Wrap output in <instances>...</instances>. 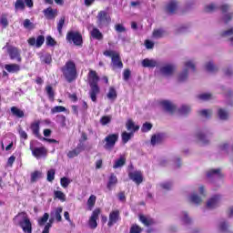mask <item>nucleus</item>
<instances>
[{"mask_svg":"<svg viewBox=\"0 0 233 233\" xmlns=\"http://www.w3.org/2000/svg\"><path fill=\"white\" fill-rule=\"evenodd\" d=\"M89 96L91 100L96 103L97 101V94H99V86H97V83H99V76H97V73L94 70L89 71Z\"/></svg>","mask_w":233,"mask_h":233,"instance_id":"obj_1","label":"nucleus"},{"mask_svg":"<svg viewBox=\"0 0 233 233\" xmlns=\"http://www.w3.org/2000/svg\"><path fill=\"white\" fill-rule=\"evenodd\" d=\"M61 71L67 83H72V81L77 79V68L76 67V63H74V61H67L61 68Z\"/></svg>","mask_w":233,"mask_h":233,"instance_id":"obj_2","label":"nucleus"},{"mask_svg":"<svg viewBox=\"0 0 233 233\" xmlns=\"http://www.w3.org/2000/svg\"><path fill=\"white\" fill-rule=\"evenodd\" d=\"M14 219L17 222L23 232L32 233V222L28 218V214L25 212L18 213Z\"/></svg>","mask_w":233,"mask_h":233,"instance_id":"obj_3","label":"nucleus"},{"mask_svg":"<svg viewBox=\"0 0 233 233\" xmlns=\"http://www.w3.org/2000/svg\"><path fill=\"white\" fill-rule=\"evenodd\" d=\"M110 23H112V17H110L108 12L104 10L98 12L96 15V25L98 28H105L106 26H108Z\"/></svg>","mask_w":233,"mask_h":233,"instance_id":"obj_4","label":"nucleus"},{"mask_svg":"<svg viewBox=\"0 0 233 233\" xmlns=\"http://www.w3.org/2000/svg\"><path fill=\"white\" fill-rule=\"evenodd\" d=\"M119 140V134L107 135L103 140L105 150H112L116 147V143Z\"/></svg>","mask_w":233,"mask_h":233,"instance_id":"obj_5","label":"nucleus"},{"mask_svg":"<svg viewBox=\"0 0 233 233\" xmlns=\"http://www.w3.org/2000/svg\"><path fill=\"white\" fill-rule=\"evenodd\" d=\"M66 40L68 43L76 45V46H81L83 45V35L77 31H69L66 34Z\"/></svg>","mask_w":233,"mask_h":233,"instance_id":"obj_6","label":"nucleus"},{"mask_svg":"<svg viewBox=\"0 0 233 233\" xmlns=\"http://www.w3.org/2000/svg\"><path fill=\"white\" fill-rule=\"evenodd\" d=\"M176 73V65L174 64H165L160 66L159 74L163 76V77H172Z\"/></svg>","mask_w":233,"mask_h":233,"instance_id":"obj_7","label":"nucleus"},{"mask_svg":"<svg viewBox=\"0 0 233 233\" xmlns=\"http://www.w3.org/2000/svg\"><path fill=\"white\" fill-rule=\"evenodd\" d=\"M4 48L7 49V54L9 55L10 59L17 61V63H21V51L13 46L6 45Z\"/></svg>","mask_w":233,"mask_h":233,"instance_id":"obj_8","label":"nucleus"},{"mask_svg":"<svg viewBox=\"0 0 233 233\" xmlns=\"http://www.w3.org/2000/svg\"><path fill=\"white\" fill-rule=\"evenodd\" d=\"M220 203L221 195H214L207 200L206 208H208V210H214L219 207Z\"/></svg>","mask_w":233,"mask_h":233,"instance_id":"obj_9","label":"nucleus"},{"mask_svg":"<svg viewBox=\"0 0 233 233\" xmlns=\"http://www.w3.org/2000/svg\"><path fill=\"white\" fill-rule=\"evenodd\" d=\"M29 149L32 152V155L34 156V157H36L37 159H41V157H46V148L45 147H34V144L30 143V147Z\"/></svg>","mask_w":233,"mask_h":233,"instance_id":"obj_10","label":"nucleus"},{"mask_svg":"<svg viewBox=\"0 0 233 233\" xmlns=\"http://www.w3.org/2000/svg\"><path fill=\"white\" fill-rule=\"evenodd\" d=\"M101 214V209H95L89 218L88 226L89 228H97V220L99 219V215Z\"/></svg>","mask_w":233,"mask_h":233,"instance_id":"obj_11","label":"nucleus"},{"mask_svg":"<svg viewBox=\"0 0 233 233\" xmlns=\"http://www.w3.org/2000/svg\"><path fill=\"white\" fill-rule=\"evenodd\" d=\"M128 177L131 181H134L136 185H141L143 183V174L141 171H129Z\"/></svg>","mask_w":233,"mask_h":233,"instance_id":"obj_12","label":"nucleus"},{"mask_svg":"<svg viewBox=\"0 0 233 233\" xmlns=\"http://www.w3.org/2000/svg\"><path fill=\"white\" fill-rule=\"evenodd\" d=\"M177 8H179V2H177V0H170L166 5V12L172 15L173 14H176Z\"/></svg>","mask_w":233,"mask_h":233,"instance_id":"obj_13","label":"nucleus"},{"mask_svg":"<svg viewBox=\"0 0 233 233\" xmlns=\"http://www.w3.org/2000/svg\"><path fill=\"white\" fill-rule=\"evenodd\" d=\"M30 46H36V48H41L45 43V36L40 35L37 36L36 40L35 37H31L27 40Z\"/></svg>","mask_w":233,"mask_h":233,"instance_id":"obj_14","label":"nucleus"},{"mask_svg":"<svg viewBox=\"0 0 233 233\" xmlns=\"http://www.w3.org/2000/svg\"><path fill=\"white\" fill-rule=\"evenodd\" d=\"M160 105L168 114H174V112H176V106L168 100L161 101Z\"/></svg>","mask_w":233,"mask_h":233,"instance_id":"obj_15","label":"nucleus"},{"mask_svg":"<svg viewBox=\"0 0 233 233\" xmlns=\"http://www.w3.org/2000/svg\"><path fill=\"white\" fill-rule=\"evenodd\" d=\"M230 223L228 220L222 219L218 224V229L221 233H229L230 232Z\"/></svg>","mask_w":233,"mask_h":233,"instance_id":"obj_16","label":"nucleus"},{"mask_svg":"<svg viewBox=\"0 0 233 233\" xmlns=\"http://www.w3.org/2000/svg\"><path fill=\"white\" fill-rule=\"evenodd\" d=\"M43 12H44L45 17L48 20H52L55 17H57V10L53 9L52 7H48L45 9Z\"/></svg>","mask_w":233,"mask_h":233,"instance_id":"obj_17","label":"nucleus"},{"mask_svg":"<svg viewBox=\"0 0 233 233\" xmlns=\"http://www.w3.org/2000/svg\"><path fill=\"white\" fill-rule=\"evenodd\" d=\"M119 221V210L112 211L109 214V221L107 223L108 227H113L115 223H117Z\"/></svg>","mask_w":233,"mask_h":233,"instance_id":"obj_18","label":"nucleus"},{"mask_svg":"<svg viewBox=\"0 0 233 233\" xmlns=\"http://www.w3.org/2000/svg\"><path fill=\"white\" fill-rule=\"evenodd\" d=\"M81 152H83V144H78L75 149L67 153V157H69V159H73V157H77Z\"/></svg>","mask_w":233,"mask_h":233,"instance_id":"obj_19","label":"nucleus"},{"mask_svg":"<svg viewBox=\"0 0 233 233\" xmlns=\"http://www.w3.org/2000/svg\"><path fill=\"white\" fill-rule=\"evenodd\" d=\"M223 174L221 173V169L220 168H217V169H209L207 172V177L208 179H214L215 177H222Z\"/></svg>","mask_w":233,"mask_h":233,"instance_id":"obj_20","label":"nucleus"},{"mask_svg":"<svg viewBox=\"0 0 233 233\" xmlns=\"http://www.w3.org/2000/svg\"><path fill=\"white\" fill-rule=\"evenodd\" d=\"M218 9H219V5L216 3H210L204 6V12L206 14H212L214 12H218Z\"/></svg>","mask_w":233,"mask_h":233,"instance_id":"obj_21","label":"nucleus"},{"mask_svg":"<svg viewBox=\"0 0 233 233\" xmlns=\"http://www.w3.org/2000/svg\"><path fill=\"white\" fill-rule=\"evenodd\" d=\"M165 139V134L158 133L157 135L152 136L151 137V145L155 147V145H160V143H163V140Z\"/></svg>","mask_w":233,"mask_h":233,"instance_id":"obj_22","label":"nucleus"},{"mask_svg":"<svg viewBox=\"0 0 233 233\" xmlns=\"http://www.w3.org/2000/svg\"><path fill=\"white\" fill-rule=\"evenodd\" d=\"M62 212H63V208L59 207V208H56L54 211H51L50 216L51 218H54L55 219H56L58 223H60V221H63V218L61 217Z\"/></svg>","mask_w":233,"mask_h":233,"instance_id":"obj_23","label":"nucleus"},{"mask_svg":"<svg viewBox=\"0 0 233 233\" xmlns=\"http://www.w3.org/2000/svg\"><path fill=\"white\" fill-rule=\"evenodd\" d=\"M112 61V68H123V62H121V58L119 57V54L116 56H113L111 58Z\"/></svg>","mask_w":233,"mask_h":233,"instance_id":"obj_24","label":"nucleus"},{"mask_svg":"<svg viewBox=\"0 0 233 233\" xmlns=\"http://www.w3.org/2000/svg\"><path fill=\"white\" fill-rule=\"evenodd\" d=\"M218 117L220 121H228L229 114L228 111L225 108L218 109Z\"/></svg>","mask_w":233,"mask_h":233,"instance_id":"obj_25","label":"nucleus"},{"mask_svg":"<svg viewBox=\"0 0 233 233\" xmlns=\"http://www.w3.org/2000/svg\"><path fill=\"white\" fill-rule=\"evenodd\" d=\"M142 66H144V68H156L157 62L154 59L146 58L142 61Z\"/></svg>","mask_w":233,"mask_h":233,"instance_id":"obj_26","label":"nucleus"},{"mask_svg":"<svg viewBox=\"0 0 233 233\" xmlns=\"http://www.w3.org/2000/svg\"><path fill=\"white\" fill-rule=\"evenodd\" d=\"M126 128L128 130V132H137L139 130V126H136L134 121L132 119H128L126 123Z\"/></svg>","mask_w":233,"mask_h":233,"instance_id":"obj_27","label":"nucleus"},{"mask_svg":"<svg viewBox=\"0 0 233 233\" xmlns=\"http://www.w3.org/2000/svg\"><path fill=\"white\" fill-rule=\"evenodd\" d=\"M188 79V69L184 68L180 73L177 75V82L178 83H185Z\"/></svg>","mask_w":233,"mask_h":233,"instance_id":"obj_28","label":"nucleus"},{"mask_svg":"<svg viewBox=\"0 0 233 233\" xmlns=\"http://www.w3.org/2000/svg\"><path fill=\"white\" fill-rule=\"evenodd\" d=\"M205 68H206L207 72H209L210 74H216V72H218V70H219L218 66H215L214 62H212V61L206 63Z\"/></svg>","mask_w":233,"mask_h":233,"instance_id":"obj_29","label":"nucleus"},{"mask_svg":"<svg viewBox=\"0 0 233 233\" xmlns=\"http://www.w3.org/2000/svg\"><path fill=\"white\" fill-rule=\"evenodd\" d=\"M189 201L197 206L201 205V203H203V199L201 198V197H199L196 193H193L189 196Z\"/></svg>","mask_w":233,"mask_h":233,"instance_id":"obj_30","label":"nucleus"},{"mask_svg":"<svg viewBox=\"0 0 233 233\" xmlns=\"http://www.w3.org/2000/svg\"><path fill=\"white\" fill-rule=\"evenodd\" d=\"M197 97L199 101H211V99H214V95L211 93H202L198 95Z\"/></svg>","mask_w":233,"mask_h":233,"instance_id":"obj_31","label":"nucleus"},{"mask_svg":"<svg viewBox=\"0 0 233 233\" xmlns=\"http://www.w3.org/2000/svg\"><path fill=\"white\" fill-rule=\"evenodd\" d=\"M91 36L93 39H96L97 41H102L103 39V33L99 31L96 27H94L93 30L91 31Z\"/></svg>","mask_w":233,"mask_h":233,"instance_id":"obj_32","label":"nucleus"},{"mask_svg":"<svg viewBox=\"0 0 233 233\" xmlns=\"http://www.w3.org/2000/svg\"><path fill=\"white\" fill-rule=\"evenodd\" d=\"M167 32L164 29H155L152 34L153 39H161V37H165Z\"/></svg>","mask_w":233,"mask_h":233,"instance_id":"obj_33","label":"nucleus"},{"mask_svg":"<svg viewBox=\"0 0 233 233\" xmlns=\"http://www.w3.org/2000/svg\"><path fill=\"white\" fill-rule=\"evenodd\" d=\"M116 185H117V177H116L114 174H111L107 182L108 190H112V187H116Z\"/></svg>","mask_w":233,"mask_h":233,"instance_id":"obj_34","label":"nucleus"},{"mask_svg":"<svg viewBox=\"0 0 233 233\" xmlns=\"http://www.w3.org/2000/svg\"><path fill=\"white\" fill-rule=\"evenodd\" d=\"M198 115L205 119H210V117H212V109L198 110Z\"/></svg>","mask_w":233,"mask_h":233,"instance_id":"obj_35","label":"nucleus"},{"mask_svg":"<svg viewBox=\"0 0 233 233\" xmlns=\"http://www.w3.org/2000/svg\"><path fill=\"white\" fill-rule=\"evenodd\" d=\"M11 113L15 117H18V118L25 117V112L23 110L19 109L16 106H12L11 107Z\"/></svg>","mask_w":233,"mask_h":233,"instance_id":"obj_36","label":"nucleus"},{"mask_svg":"<svg viewBox=\"0 0 233 233\" xmlns=\"http://www.w3.org/2000/svg\"><path fill=\"white\" fill-rule=\"evenodd\" d=\"M5 70L11 73L19 72V70H21V67L17 64H10L5 65Z\"/></svg>","mask_w":233,"mask_h":233,"instance_id":"obj_37","label":"nucleus"},{"mask_svg":"<svg viewBox=\"0 0 233 233\" xmlns=\"http://www.w3.org/2000/svg\"><path fill=\"white\" fill-rule=\"evenodd\" d=\"M181 221L184 223V225H191L192 218L188 216L187 211L182 212Z\"/></svg>","mask_w":233,"mask_h":233,"instance_id":"obj_38","label":"nucleus"},{"mask_svg":"<svg viewBox=\"0 0 233 233\" xmlns=\"http://www.w3.org/2000/svg\"><path fill=\"white\" fill-rule=\"evenodd\" d=\"M197 138L198 139V141H200V143H202V145H208V139L207 138V136H205V134L201 131H198L197 133Z\"/></svg>","mask_w":233,"mask_h":233,"instance_id":"obj_39","label":"nucleus"},{"mask_svg":"<svg viewBox=\"0 0 233 233\" xmlns=\"http://www.w3.org/2000/svg\"><path fill=\"white\" fill-rule=\"evenodd\" d=\"M125 163H127V158H125L124 157H120L115 161L113 168H121V167H124Z\"/></svg>","mask_w":233,"mask_h":233,"instance_id":"obj_40","label":"nucleus"},{"mask_svg":"<svg viewBox=\"0 0 233 233\" xmlns=\"http://www.w3.org/2000/svg\"><path fill=\"white\" fill-rule=\"evenodd\" d=\"M40 60L42 63H46V65H50L52 63V55L46 53L40 56Z\"/></svg>","mask_w":233,"mask_h":233,"instance_id":"obj_41","label":"nucleus"},{"mask_svg":"<svg viewBox=\"0 0 233 233\" xmlns=\"http://www.w3.org/2000/svg\"><path fill=\"white\" fill-rule=\"evenodd\" d=\"M192 108L190 107V106H181V107L178 109L179 114H181V116H188V113L191 112Z\"/></svg>","mask_w":233,"mask_h":233,"instance_id":"obj_42","label":"nucleus"},{"mask_svg":"<svg viewBox=\"0 0 233 233\" xmlns=\"http://www.w3.org/2000/svg\"><path fill=\"white\" fill-rule=\"evenodd\" d=\"M43 177V172L41 171H35L31 174V183H35L37 179H41Z\"/></svg>","mask_w":233,"mask_h":233,"instance_id":"obj_43","label":"nucleus"},{"mask_svg":"<svg viewBox=\"0 0 233 233\" xmlns=\"http://www.w3.org/2000/svg\"><path fill=\"white\" fill-rule=\"evenodd\" d=\"M185 68L188 70V68H191L193 72H196V61L195 60H187L184 63Z\"/></svg>","mask_w":233,"mask_h":233,"instance_id":"obj_44","label":"nucleus"},{"mask_svg":"<svg viewBox=\"0 0 233 233\" xmlns=\"http://www.w3.org/2000/svg\"><path fill=\"white\" fill-rule=\"evenodd\" d=\"M134 137V132H127L124 131L122 133V143H127L129 139H132V137Z\"/></svg>","mask_w":233,"mask_h":233,"instance_id":"obj_45","label":"nucleus"},{"mask_svg":"<svg viewBox=\"0 0 233 233\" xmlns=\"http://www.w3.org/2000/svg\"><path fill=\"white\" fill-rule=\"evenodd\" d=\"M39 121H35L31 125V130L35 136L39 137Z\"/></svg>","mask_w":233,"mask_h":233,"instance_id":"obj_46","label":"nucleus"},{"mask_svg":"<svg viewBox=\"0 0 233 233\" xmlns=\"http://www.w3.org/2000/svg\"><path fill=\"white\" fill-rule=\"evenodd\" d=\"M24 28L26 30H34L35 28V25L30 21V19H25L23 23Z\"/></svg>","mask_w":233,"mask_h":233,"instance_id":"obj_47","label":"nucleus"},{"mask_svg":"<svg viewBox=\"0 0 233 233\" xmlns=\"http://www.w3.org/2000/svg\"><path fill=\"white\" fill-rule=\"evenodd\" d=\"M56 123H59L61 127H66V116L63 115L56 116Z\"/></svg>","mask_w":233,"mask_h":233,"instance_id":"obj_48","label":"nucleus"},{"mask_svg":"<svg viewBox=\"0 0 233 233\" xmlns=\"http://www.w3.org/2000/svg\"><path fill=\"white\" fill-rule=\"evenodd\" d=\"M48 218H50V215L48 213H45L43 217L38 219L39 227H44L45 223L48 221Z\"/></svg>","mask_w":233,"mask_h":233,"instance_id":"obj_49","label":"nucleus"},{"mask_svg":"<svg viewBox=\"0 0 233 233\" xmlns=\"http://www.w3.org/2000/svg\"><path fill=\"white\" fill-rule=\"evenodd\" d=\"M46 94H47L49 99L51 101H54V97H55L56 95L54 93V89L52 88V86H47L46 87Z\"/></svg>","mask_w":233,"mask_h":233,"instance_id":"obj_50","label":"nucleus"},{"mask_svg":"<svg viewBox=\"0 0 233 233\" xmlns=\"http://www.w3.org/2000/svg\"><path fill=\"white\" fill-rule=\"evenodd\" d=\"M70 183H72V180H70V178L66 177H64L60 179V184L63 188L68 187V185H70Z\"/></svg>","mask_w":233,"mask_h":233,"instance_id":"obj_51","label":"nucleus"},{"mask_svg":"<svg viewBox=\"0 0 233 233\" xmlns=\"http://www.w3.org/2000/svg\"><path fill=\"white\" fill-rule=\"evenodd\" d=\"M107 97L109 99H116L117 98V92L116 91V88L110 87L109 92L107 93Z\"/></svg>","mask_w":233,"mask_h":233,"instance_id":"obj_52","label":"nucleus"},{"mask_svg":"<svg viewBox=\"0 0 233 233\" xmlns=\"http://www.w3.org/2000/svg\"><path fill=\"white\" fill-rule=\"evenodd\" d=\"M54 194L56 199H60V201H66V195L62 191H55Z\"/></svg>","mask_w":233,"mask_h":233,"instance_id":"obj_53","label":"nucleus"},{"mask_svg":"<svg viewBox=\"0 0 233 233\" xmlns=\"http://www.w3.org/2000/svg\"><path fill=\"white\" fill-rule=\"evenodd\" d=\"M59 112H66V107L63 106H56L51 109V114H57Z\"/></svg>","mask_w":233,"mask_h":233,"instance_id":"obj_54","label":"nucleus"},{"mask_svg":"<svg viewBox=\"0 0 233 233\" xmlns=\"http://www.w3.org/2000/svg\"><path fill=\"white\" fill-rule=\"evenodd\" d=\"M54 179H56V169H49L47 171V181H49V183H52Z\"/></svg>","mask_w":233,"mask_h":233,"instance_id":"obj_55","label":"nucleus"},{"mask_svg":"<svg viewBox=\"0 0 233 233\" xmlns=\"http://www.w3.org/2000/svg\"><path fill=\"white\" fill-rule=\"evenodd\" d=\"M143 232V228L139 227L137 224H134L131 226L129 233H141Z\"/></svg>","mask_w":233,"mask_h":233,"instance_id":"obj_56","label":"nucleus"},{"mask_svg":"<svg viewBox=\"0 0 233 233\" xmlns=\"http://www.w3.org/2000/svg\"><path fill=\"white\" fill-rule=\"evenodd\" d=\"M15 10H25V1L23 0H16L15 4Z\"/></svg>","mask_w":233,"mask_h":233,"instance_id":"obj_57","label":"nucleus"},{"mask_svg":"<svg viewBox=\"0 0 233 233\" xmlns=\"http://www.w3.org/2000/svg\"><path fill=\"white\" fill-rule=\"evenodd\" d=\"M66 17L65 16H62L60 19H59V22L57 24V30L59 32V34H61L63 32V26H65V21H66Z\"/></svg>","mask_w":233,"mask_h":233,"instance_id":"obj_58","label":"nucleus"},{"mask_svg":"<svg viewBox=\"0 0 233 233\" xmlns=\"http://www.w3.org/2000/svg\"><path fill=\"white\" fill-rule=\"evenodd\" d=\"M160 187L163 190H172L173 184L172 182H164L160 183Z\"/></svg>","mask_w":233,"mask_h":233,"instance_id":"obj_59","label":"nucleus"},{"mask_svg":"<svg viewBox=\"0 0 233 233\" xmlns=\"http://www.w3.org/2000/svg\"><path fill=\"white\" fill-rule=\"evenodd\" d=\"M233 19V12L227 13L223 15L222 20L224 23H229Z\"/></svg>","mask_w":233,"mask_h":233,"instance_id":"obj_60","label":"nucleus"},{"mask_svg":"<svg viewBox=\"0 0 233 233\" xmlns=\"http://www.w3.org/2000/svg\"><path fill=\"white\" fill-rule=\"evenodd\" d=\"M0 25H2L3 28H6V26H8V18L6 17V15H2L0 18Z\"/></svg>","mask_w":233,"mask_h":233,"instance_id":"obj_61","label":"nucleus"},{"mask_svg":"<svg viewBox=\"0 0 233 233\" xmlns=\"http://www.w3.org/2000/svg\"><path fill=\"white\" fill-rule=\"evenodd\" d=\"M221 35H222V37H229V38L233 37V27H231L226 31H223L221 33Z\"/></svg>","mask_w":233,"mask_h":233,"instance_id":"obj_62","label":"nucleus"},{"mask_svg":"<svg viewBox=\"0 0 233 233\" xmlns=\"http://www.w3.org/2000/svg\"><path fill=\"white\" fill-rule=\"evenodd\" d=\"M141 130L142 132H150V130H152V124L148 122L144 123Z\"/></svg>","mask_w":233,"mask_h":233,"instance_id":"obj_63","label":"nucleus"},{"mask_svg":"<svg viewBox=\"0 0 233 233\" xmlns=\"http://www.w3.org/2000/svg\"><path fill=\"white\" fill-rule=\"evenodd\" d=\"M224 75L227 76V77H232L233 76V68L232 67H226L223 69Z\"/></svg>","mask_w":233,"mask_h":233,"instance_id":"obj_64","label":"nucleus"}]
</instances>
